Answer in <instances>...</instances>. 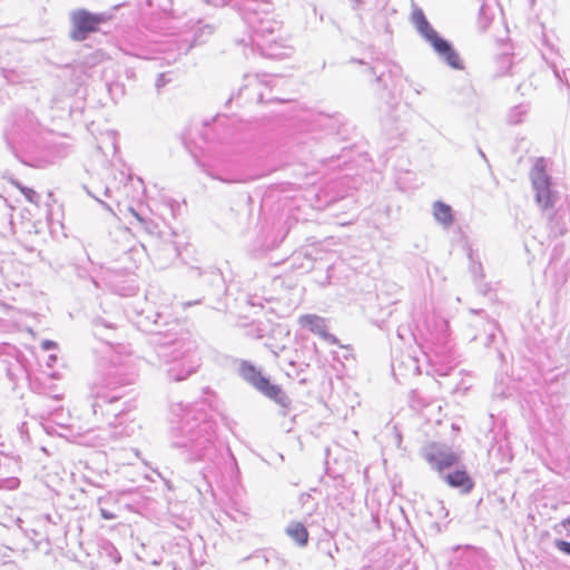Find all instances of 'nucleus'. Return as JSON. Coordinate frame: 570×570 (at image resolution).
Returning <instances> with one entry per match:
<instances>
[{"label":"nucleus","mask_w":570,"mask_h":570,"mask_svg":"<svg viewBox=\"0 0 570 570\" xmlns=\"http://www.w3.org/2000/svg\"><path fill=\"white\" fill-rule=\"evenodd\" d=\"M445 482L452 488H460L462 492L469 493L474 482L465 470H455L444 476Z\"/></svg>","instance_id":"7"},{"label":"nucleus","mask_w":570,"mask_h":570,"mask_svg":"<svg viewBox=\"0 0 570 570\" xmlns=\"http://www.w3.org/2000/svg\"><path fill=\"white\" fill-rule=\"evenodd\" d=\"M414 23L421 35L431 43L433 49L444 58L446 63L453 69H463V62L459 53L452 46L433 29L426 20L422 11H417L413 16Z\"/></svg>","instance_id":"2"},{"label":"nucleus","mask_w":570,"mask_h":570,"mask_svg":"<svg viewBox=\"0 0 570 570\" xmlns=\"http://www.w3.org/2000/svg\"><path fill=\"white\" fill-rule=\"evenodd\" d=\"M238 371L240 376L264 396L283 407H287L289 405V399L283 389L279 385L272 383L271 380L264 376L261 370H258L254 364L244 360L239 363Z\"/></svg>","instance_id":"1"},{"label":"nucleus","mask_w":570,"mask_h":570,"mask_svg":"<svg viewBox=\"0 0 570 570\" xmlns=\"http://www.w3.org/2000/svg\"><path fill=\"white\" fill-rule=\"evenodd\" d=\"M297 322L302 327L308 328L321 338L333 344L337 343V338L328 333L325 318L315 314H304L298 317Z\"/></svg>","instance_id":"6"},{"label":"nucleus","mask_w":570,"mask_h":570,"mask_svg":"<svg viewBox=\"0 0 570 570\" xmlns=\"http://www.w3.org/2000/svg\"><path fill=\"white\" fill-rule=\"evenodd\" d=\"M72 29L70 37L76 41L85 40L89 33L99 30V26L108 20L102 13H92L86 9L75 10L70 16Z\"/></svg>","instance_id":"4"},{"label":"nucleus","mask_w":570,"mask_h":570,"mask_svg":"<svg viewBox=\"0 0 570 570\" xmlns=\"http://www.w3.org/2000/svg\"><path fill=\"white\" fill-rule=\"evenodd\" d=\"M433 214L436 220H439L443 225L448 226L451 225L453 222L451 207L442 202H436L433 205Z\"/></svg>","instance_id":"9"},{"label":"nucleus","mask_w":570,"mask_h":570,"mask_svg":"<svg viewBox=\"0 0 570 570\" xmlns=\"http://www.w3.org/2000/svg\"><path fill=\"white\" fill-rule=\"evenodd\" d=\"M285 533L299 547L307 546L309 533L307 528L299 521H292L285 529Z\"/></svg>","instance_id":"8"},{"label":"nucleus","mask_w":570,"mask_h":570,"mask_svg":"<svg viewBox=\"0 0 570 570\" xmlns=\"http://www.w3.org/2000/svg\"><path fill=\"white\" fill-rule=\"evenodd\" d=\"M561 525H562V527L570 525V518L562 520V521H561Z\"/></svg>","instance_id":"13"},{"label":"nucleus","mask_w":570,"mask_h":570,"mask_svg":"<svg viewBox=\"0 0 570 570\" xmlns=\"http://www.w3.org/2000/svg\"><path fill=\"white\" fill-rule=\"evenodd\" d=\"M530 179L537 205L544 210L553 208L557 196L551 189V178L547 174L546 163L542 158L533 165Z\"/></svg>","instance_id":"3"},{"label":"nucleus","mask_w":570,"mask_h":570,"mask_svg":"<svg viewBox=\"0 0 570 570\" xmlns=\"http://www.w3.org/2000/svg\"><path fill=\"white\" fill-rule=\"evenodd\" d=\"M101 515L105 519H112L114 518V514L107 513L105 510H101Z\"/></svg>","instance_id":"12"},{"label":"nucleus","mask_w":570,"mask_h":570,"mask_svg":"<svg viewBox=\"0 0 570 570\" xmlns=\"http://www.w3.org/2000/svg\"><path fill=\"white\" fill-rule=\"evenodd\" d=\"M556 546L560 551L570 554V542L560 540L557 541Z\"/></svg>","instance_id":"10"},{"label":"nucleus","mask_w":570,"mask_h":570,"mask_svg":"<svg viewBox=\"0 0 570 570\" xmlns=\"http://www.w3.org/2000/svg\"><path fill=\"white\" fill-rule=\"evenodd\" d=\"M426 461L438 472H442L444 469L451 468L459 461L458 455L449 449L441 448L435 443L431 444L425 452Z\"/></svg>","instance_id":"5"},{"label":"nucleus","mask_w":570,"mask_h":570,"mask_svg":"<svg viewBox=\"0 0 570 570\" xmlns=\"http://www.w3.org/2000/svg\"><path fill=\"white\" fill-rule=\"evenodd\" d=\"M41 347H42V350L48 351V350H51V348H56L57 347V343L53 342V341H50V340H45L41 343Z\"/></svg>","instance_id":"11"}]
</instances>
